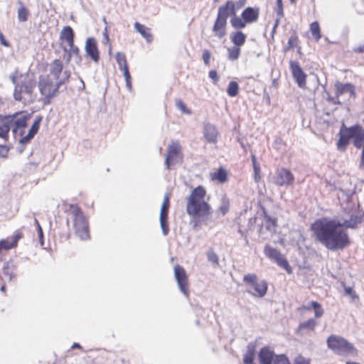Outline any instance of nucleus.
<instances>
[{"mask_svg":"<svg viewBox=\"0 0 364 364\" xmlns=\"http://www.w3.org/2000/svg\"><path fill=\"white\" fill-rule=\"evenodd\" d=\"M311 230L315 240L331 251L344 250L350 244L347 231L335 219H318L312 223Z\"/></svg>","mask_w":364,"mask_h":364,"instance_id":"obj_1","label":"nucleus"},{"mask_svg":"<svg viewBox=\"0 0 364 364\" xmlns=\"http://www.w3.org/2000/svg\"><path fill=\"white\" fill-rule=\"evenodd\" d=\"M206 191L199 186L195 188L187 199L186 212L193 217L194 226H196L201 218H207L210 214L211 208L205 201Z\"/></svg>","mask_w":364,"mask_h":364,"instance_id":"obj_2","label":"nucleus"},{"mask_svg":"<svg viewBox=\"0 0 364 364\" xmlns=\"http://www.w3.org/2000/svg\"><path fill=\"white\" fill-rule=\"evenodd\" d=\"M70 77V71L65 70L63 73L62 80L55 83L49 75L41 76L38 81V89L40 93L44 97L45 105L50 103L51 99L58 93L60 87L68 82Z\"/></svg>","mask_w":364,"mask_h":364,"instance_id":"obj_3","label":"nucleus"},{"mask_svg":"<svg viewBox=\"0 0 364 364\" xmlns=\"http://www.w3.org/2000/svg\"><path fill=\"white\" fill-rule=\"evenodd\" d=\"M68 212L73 221V228L76 235L82 240L89 239L88 221L81 209L76 205H70Z\"/></svg>","mask_w":364,"mask_h":364,"instance_id":"obj_4","label":"nucleus"},{"mask_svg":"<svg viewBox=\"0 0 364 364\" xmlns=\"http://www.w3.org/2000/svg\"><path fill=\"white\" fill-rule=\"evenodd\" d=\"M326 343L328 348L338 355L346 356L357 353V350L353 345L346 338L339 336H330L327 338Z\"/></svg>","mask_w":364,"mask_h":364,"instance_id":"obj_5","label":"nucleus"},{"mask_svg":"<svg viewBox=\"0 0 364 364\" xmlns=\"http://www.w3.org/2000/svg\"><path fill=\"white\" fill-rule=\"evenodd\" d=\"M36 87V82L34 79L26 77L21 81L19 85H16L14 90V97L16 101L23 102H32L35 100L33 91Z\"/></svg>","mask_w":364,"mask_h":364,"instance_id":"obj_6","label":"nucleus"},{"mask_svg":"<svg viewBox=\"0 0 364 364\" xmlns=\"http://www.w3.org/2000/svg\"><path fill=\"white\" fill-rule=\"evenodd\" d=\"M243 281L250 286L247 289L248 294L258 297H263L267 294V283L264 280L258 281L256 274H246Z\"/></svg>","mask_w":364,"mask_h":364,"instance_id":"obj_7","label":"nucleus"},{"mask_svg":"<svg viewBox=\"0 0 364 364\" xmlns=\"http://www.w3.org/2000/svg\"><path fill=\"white\" fill-rule=\"evenodd\" d=\"M182 161L183 154L181 152V146L178 142L172 141L168 146L167 154L165 159L166 169L169 170L171 164H181Z\"/></svg>","mask_w":364,"mask_h":364,"instance_id":"obj_8","label":"nucleus"},{"mask_svg":"<svg viewBox=\"0 0 364 364\" xmlns=\"http://www.w3.org/2000/svg\"><path fill=\"white\" fill-rule=\"evenodd\" d=\"M4 117L14 134L19 133L20 135H22L23 134V129L27 124L28 117L26 115L21 113L12 116H5Z\"/></svg>","mask_w":364,"mask_h":364,"instance_id":"obj_9","label":"nucleus"},{"mask_svg":"<svg viewBox=\"0 0 364 364\" xmlns=\"http://www.w3.org/2000/svg\"><path fill=\"white\" fill-rule=\"evenodd\" d=\"M264 252L267 257L276 262L279 267L286 269L289 273L291 272V269L288 261L279 250L269 245H266Z\"/></svg>","mask_w":364,"mask_h":364,"instance_id":"obj_10","label":"nucleus"},{"mask_svg":"<svg viewBox=\"0 0 364 364\" xmlns=\"http://www.w3.org/2000/svg\"><path fill=\"white\" fill-rule=\"evenodd\" d=\"M174 276L180 291L188 298L189 296L188 279L183 267L176 265L174 267Z\"/></svg>","mask_w":364,"mask_h":364,"instance_id":"obj_11","label":"nucleus"},{"mask_svg":"<svg viewBox=\"0 0 364 364\" xmlns=\"http://www.w3.org/2000/svg\"><path fill=\"white\" fill-rule=\"evenodd\" d=\"M169 206V194L166 193L161 208L159 217L160 226L162 230V233L164 236H166L169 232V226L168 223V214Z\"/></svg>","mask_w":364,"mask_h":364,"instance_id":"obj_12","label":"nucleus"},{"mask_svg":"<svg viewBox=\"0 0 364 364\" xmlns=\"http://www.w3.org/2000/svg\"><path fill=\"white\" fill-rule=\"evenodd\" d=\"M363 217L364 213L362 210L358 208L352 209L350 212L349 218L341 221V226L343 229H355L358 227V225L362 223Z\"/></svg>","mask_w":364,"mask_h":364,"instance_id":"obj_13","label":"nucleus"},{"mask_svg":"<svg viewBox=\"0 0 364 364\" xmlns=\"http://www.w3.org/2000/svg\"><path fill=\"white\" fill-rule=\"evenodd\" d=\"M294 176L292 173L284 168L277 169L274 183L279 186H288L293 184Z\"/></svg>","mask_w":364,"mask_h":364,"instance_id":"obj_14","label":"nucleus"},{"mask_svg":"<svg viewBox=\"0 0 364 364\" xmlns=\"http://www.w3.org/2000/svg\"><path fill=\"white\" fill-rule=\"evenodd\" d=\"M290 68L292 76L296 82L298 86L304 88L306 85V75L301 69L298 61H290Z\"/></svg>","mask_w":364,"mask_h":364,"instance_id":"obj_15","label":"nucleus"},{"mask_svg":"<svg viewBox=\"0 0 364 364\" xmlns=\"http://www.w3.org/2000/svg\"><path fill=\"white\" fill-rule=\"evenodd\" d=\"M349 130L355 147L357 149L361 148L364 145V128L359 124H355L350 127Z\"/></svg>","mask_w":364,"mask_h":364,"instance_id":"obj_16","label":"nucleus"},{"mask_svg":"<svg viewBox=\"0 0 364 364\" xmlns=\"http://www.w3.org/2000/svg\"><path fill=\"white\" fill-rule=\"evenodd\" d=\"M85 50L87 55L95 62L98 63L100 54L97 48V41L93 37H89L85 42Z\"/></svg>","mask_w":364,"mask_h":364,"instance_id":"obj_17","label":"nucleus"},{"mask_svg":"<svg viewBox=\"0 0 364 364\" xmlns=\"http://www.w3.org/2000/svg\"><path fill=\"white\" fill-rule=\"evenodd\" d=\"M276 355L272 347H262L258 353L259 364H274Z\"/></svg>","mask_w":364,"mask_h":364,"instance_id":"obj_18","label":"nucleus"},{"mask_svg":"<svg viewBox=\"0 0 364 364\" xmlns=\"http://www.w3.org/2000/svg\"><path fill=\"white\" fill-rule=\"evenodd\" d=\"M336 95L341 96L345 94L348 95L349 97H355V87L351 83H342L339 81L335 83Z\"/></svg>","mask_w":364,"mask_h":364,"instance_id":"obj_19","label":"nucleus"},{"mask_svg":"<svg viewBox=\"0 0 364 364\" xmlns=\"http://www.w3.org/2000/svg\"><path fill=\"white\" fill-rule=\"evenodd\" d=\"M350 134L349 127H346L344 124L341 127L339 132V139L337 142V148L338 150L344 151L349 144V140L351 139Z\"/></svg>","mask_w":364,"mask_h":364,"instance_id":"obj_20","label":"nucleus"},{"mask_svg":"<svg viewBox=\"0 0 364 364\" xmlns=\"http://www.w3.org/2000/svg\"><path fill=\"white\" fill-rule=\"evenodd\" d=\"M236 6L233 1H228L225 4L218 8V15L228 20L229 16L231 18L236 14Z\"/></svg>","mask_w":364,"mask_h":364,"instance_id":"obj_21","label":"nucleus"},{"mask_svg":"<svg viewBox=\"0 0 364 364\" xmlns=\"http://www.w3.org/2000/svg\"><path fill=\"white\" fill-rule=\"evenodd\" d=\"M65 70H63V63L58 60H54L51 62L50 65V75L53 77L55 80V82H58L62 80L63 73Z\"/></svg>","mask_w":364,"mask_h":364,"instance_id":"obj_22","label":"nucleus"},{"mask_svg":"<svg viewBox=\"0 0 364 364\" xmlns=\"http://www.w3.org/2000/svg\"><path fill=\"white\" fill-rule=\"evenodd\" d=\"M227 20L217 15L216 20L213 27V32L215 36L219 38H223L226 35Z\"/></svg>","mask_w":364,"mask_h":364,"instance_id":"obj_23","label":"nucleus"},{"mask_svg":"<svg viewBox=\"0 0 364 364\" xmlns=\"http://www.w3.org/2000/svg\"><path fill=\"white\" fill-rule=\"evenodd\" d=\"M203 134L204 137L208 142L216 143L218 132L213 124L210 123L204 124Z\"/></svg>","mask_w":364,"mask_h":364,"instance_id":"obj_24","label":"nucleus"},{"mask_svg":"<svg viewBox=\"0 0 364 364\" xmlns=\"http://www.w3.org/2000/svg\"><path fill=\"white\" fill-rule=\"evenodd\" d=\"M241 16L247 23L255 22L259 17V9L247 7L242 11Z\"/></svg>","mask_w":364,"mask_h":364,"instance_id":"obj_25","label":"nucleus"},{"mask_svg":"<svg viewBox=\"0 0 364 364\" xmlns=\"http://www.w3.org/2000/svg\"><path fill=\"white\" fill-rule=\"evenodd\" d=\"M257 348L256 342H250L247 346V350L243 356V364H255L254 358Z\"/></svg>","mask_w":364,"mask_h":364,"instance_id":"obj_26","label":"nucleus"},{"mask_svg":"<svg viewBox=\"0 0 364 364\" xmlns=\"http://www.w3.org/2000/svg\"><path fill=\"white\" fill-rule=\"evenodd\" d=\"M41 121V118L38 117L35 119L34 122L33 123L31 129H29L28 133L23 137H22L19 142L21 144H26L28 143L33 136L35 134L38 132L39 129L40 122Z\"/></svg>","mask_w":364,"mask_h":364,"instance_id":"obj_27","label":"nucleus"},{"mask_svg":"<svg viewBox=\"0 0 364 364\" xmlns=\"http://www.w3.org/2000/svg\"><path fill=\"white\" fill-rule=\"evenodd\" d=\"M135 30L141 34V36L144 38L147 43H150L153 41V36L149 31V28L145 26L144 25L136 22L134 24Z\"/></svg>","mask_w":364,"mask_h":364,"instance_id":"obj_28","label":"nucleus"},{"mask_svg":"<svg viewBox=\"0 0 364 364\" xmlns=\"http://www.w3.org/2000/svg\"><path fill=\"white\" fill-rule=\"evenodd\" d=\"M60 38L65 40L68 46H73L74 42V32L73 28L68 26H65L60 33Z\"/></svg>","mask_w":364,"mask_h":364,"instance_id":"obj_29","label":"nucleus"},{"mask_svg":"<svg viewBox=\"0 0 364 364\" xmlns=\"http://www.w3.org/2000/svg\"><path fill=\"white\" fill-rule=\"evenodd\" d=\"M210 177L213 181H218V182L223 183L228 180V173L225 168L220 167L216 172L211 173Z\"/></svg>","mask_w":364,"mask_h":364,"instance_id":"obj_30","label":"nucleus"},{"mask_svg":"<svg viewBox=\"0 0 364 364\" xmlns=\"http://www.w3.org/2000/svg\"><path fill=\"white\" fill-rule=\"evenodd\" d=\"M15 266L12 262H5L3 267V274L4 277L11 281L14 277V271Z\"/></svg>","mask_w":364,"mask_h":364,"instance_id":"obj_31","label":"nucleus"},{"mask_svg":"<svg viewBox=\"0 0 364 364\" xmlns=\"http://www.w3.org/2000/svg\"><path fill=\"white\" fill-rule=\"evenodd\" d=\"M17 245V240L12 239V240H0V257L2 255V251H6L9 250L14 247H16Z\"/></svg>","mask_w":364,"mask_h":364,"instance_id":"obj_32","label":"nucleus"},{"mask_svg":"<svg viewBox=\"0 0 364 364\" xmlns=\"http://www.w3.org/2000/svg\"><path fill=\"white\" fill-rule=\"evenodd\" d=\"M229 208L230 199L226 195H223L220 200L218 211L222 214V215H225L229 211Z\"/></svg>","mask_w":364,"mask_h":364,"instance_id":"obj_33","label":"nucleus"},{"mask_svg":"<svg viewBox=\"0 0 364 364\" xmlns=\"http://www.w3.org/2000/svg\"><path fill=\"white\" fill-rule=\"evenodd\" d=\"M116 61L119 65V70L123 72V74L125 73L126 70H129L124 53L118 52L116 55Z\"/></svg>","mask_w":364,"mask_h":364,"instance_id":"obj_34","label":"nucleus"},{"mask_svg":"<svg viewBox=\"0 0 364 364\" xmlns=\"http://www.w3.org/2000/svg\"><path fill=\"white\" fill-rule=\"evenodd\" d=\"M245 36L242 31H237L235 33H234L231 40L235 46L239 47L245 43Z\"/></svg>","mask_w":364,"mask_h":364,"instance_id":"obj_35","label":"nucleus"},{"mask_svg":"<svg viewBox=\"0 0 364 364\" xmlns=\"http://www.w3.org/2000/svg\"><path fill=\"white\" fill-rule=\"evenodd\" d=\"M28 10L20 2V7L18 9V19L20 22H25L28 20Z\"/></svg>","mask_w":364,"mask_h":364,"instance_id":"obj_36","label":"nucleus"},{"mask_svg":"<svg viewBox=\"0 0 364 364\" xmlns=\"http://www.w3.org/2000/svg\"><path fill=\"white\" fill-rule=\"evenodd\" d=\"M230 23L233 28L240 29L245 28L247 23L245 22L242 18L237 16L235 14V16L231 18Z\"/></svg>","mask_w":364,"mask_h":364,"instance_id":"obj_37","label":"nucleus"},{"mask_svg":"<svg viewBox=\"0 0 364 364\" xmlns=\"http://www.w3.org/2000/svg\"><path fill=\"white\" fill-rule=\"evenodd\" d=\"M10 129V127L4 118L2 124L0 125V138L6 141L9 138V132Z\"/></svg>","mask_w":364,"mask_h":364,"instance_id":"obj_38","label":"nucleus"},{"mask_svg":"<svg viewBox=\"0 0 364 364\" xmlns=\"http://www.w3.org/2000/svg\"><path fill=\"white\" fill-rule=\"evenodd\" d=\"M310 30L312 36L314 37L316 41H319L321 38L319 24L317 21H314L310 25Z\"/></svg>","mask_w":364,"mask_h":364,"instance_id":"obj_39","label":"nucleus"},{"mask_svg":"<svg viewBox=\"0 0 364 364\" xmlns=\"http://www.w3.org/2000/svg\"><path fill=\"white\" fill-rule=\"evenodd\" d=\"M228 58H229V60H230L232 61L237 60L240 56V49L237 46H233L231 48H228Z\"/></svg>","mask_w":364,"mask_h":364,"instance_id":"obj_40","label":"nucleus"},{"mask_svg":"<svg viewBox=\"0 0 364 364\" xmlns=\"http://www.w3.org/2000/svg\"><path fill=\"white\" fill-rule=\"evenodd\" d=\"M239 86L238 84L235 81H231L227 90V92L229 96L235 97L238 94Z\"/></svg>","mask_w":364,"mask_h":364,"instance_id":"obj_41","label":"nucleus"},{"mask_svg":"<svg viewBox=\"0 0 364 364\" xmlns=\"http://www.w3.org/2000/svg\"><path fill=\"white\" fill-rule=\"evenodd\" d=\"M310 304L312 307V309L314 310V314L316 318L321 317L323 314V309L321 307V304L314 301H311L310 302Z\"/></svg>","mask_w":364,"mask_h":364,"instance_id":"obj_42","label":"nucleus"},{"mask_svg":"<svg viewBox=\"0 0 364 364\" xmlns=\"http://www.w3.org/2000/svg\"><path fill=\"white\" fill-rule=\"evenodd\" d=\"M316 324V321L314 318H309V320L300 323L299 328L300 329L309 328L310 330H314Z\"/></svg>","mask_w":364,"mask_h":364,"instance_id":"obj_43","label":"nucleus"},{"mask_svg":"<svg viewBox=\"0 0 364 364\" xmlns=\"http://www.w3.org/2000/svg\"><path fill=\"white\" fill-rule=\"evenodd\" d=\"M274 364H291V363L285 354H279L276 355Z\"/></svg>","mask_w":364,"mask_h":364,"instance_id":"obj_44","label":"nucleus"},{"mask_svg":"<svg viewBox=\"0 0 364 364\" xmlns=\"http://www.w3.org/2000/svg\"><path fill=\"white\" fill-rule=\"evenodd\" d=\"M311 359L299 354L293 360V364H311Z\"/></svg>","mask_w":364,"mask_h":364,"instance_id":"obj_45","label":"nucleus"},{"mask_svg":"<svg viewBox=\"0 0 364 364\" xmlns=\"http://www.w3.org/2000/svg\"><path fill=\"white\" fill-rule=\"evenodd\" d=\"M70 48L69 50H67V48H65V52H68L67 62L68 63L70 60V58L72 55H78L79 54V49L77 46L74 45V42L73 43V46H69Z\"/></svg>","mask_w":364,"mask_h":364,"instance_id":"obj_46","label":"nucleus"},{"mask_svg":"<svg viewBox=\"0 0 364 364\" xmlns=\"http://www.w3.org/2000/svg\"><path fill=\"white\" fill-rule=\"evenodd\" d=\"M207 257L209 262L213 264H218V257L213 250H209L207 253Z\"/></svg>","mask_w":364,"mask_h":364,"instance_id":"obj_47","label":"nucleus"},{"mask_svg":"<svg viewBox=\"0 0 364 364\" xmlns=\"http://www.w3.org/2000/svg\"><path fill=\"white\" fill-rule=\"evenodd\" d=\"M264 226L267 230L273 232L274 231L275 221L269 216L266 217Z\"/></svg>","mask_w":364,"mask_h":364,"instance_id":"obj_48","label":"nucleus"},{"mask_svg":"<svg viewBox=\"0 0 364 364\" xmlns=\"http://www.w3.org/2000/svg\"><path fill=\"white\" fill-rule=\"evenodd\" d=\"M345 294L350 296L353 301L358 299V296L350 287H344Z\"/></svg>","mask_w":364,"mask_h":364,"instance_id":"obj_49","label":"nucleus"},{"mask_svg":"<svg viewBox=\"0 0 364 364\" xmlns=\"http://www.w3.org/2000/svg\"><path fill=\"white\" fill-rule=\"evenodd\" d=\"M176 107L183 113H186L190 114L191 113V110L188 109L186 105L183 103V102L181 100H176Z\"/></svg>","mask_w":364,"mask_h":364,"instance_id":"obj_50","label":"nucleus"},{"mask_svg":"<svg viewBox=\"0 0 364 364\" xmlns=\"http://www.w3.org/2000/svg\"><path fill=\"white\" fill-rule=\"evenodd\" d=\"M275 11L279 18L284 16L282 0H277Z\"/></svg>","mask_w":364,"mask_h":364,"instance_id":"obj_51","label":"nucleus"},{"mask_svg":"<svg viewBox=\"0 0 364 364\" xmlns=\"http://www.w3.org/2000/svg\"><path fill=\"white\" fill-rule=\"evenodd\" d=\"M210 57H211V55H210V53L209 50H204L203 51L202 58H203L205 65L207 66H209V65H210Z\"/></svg>","mask_w":364,"mask_h":364,"instance_id":"obj_52","label":"nucleus"},{"mask_svg":"<svg viewBox=\"0 0 364 364\" xmlns=\"http://www.w3.org/2000/svg\"><path fill=\"white\" fill-rule=\"evenodd\" d=\"M124 76L126 81V86L127 89L131 91L132 90V82H131V75L129 70H125V73H124Z\"/></svg>","mask_w":364,"mask_h":364,"instance_id":"obj_53","label":"nucleus"},{"mask_svg":"<svg viewBox=\"0 0 364 364\" xmlns=\"http://www.w3.org/2000/svg\"><path fill=\"white\" fill-rule=\"evenodd\" d=\"M18 77H22V75L19 74L17 71L13 73L10 75V79L12 83L14 85V87L16 85H19L20 83H18L17 79Z\"/></svg>","mask_w":364,"mask_h":364,"instance_id":"obj_54","label":"nucleus"},{"mask_svg":"<svg viewBox=\"0 0 364 364\" xmlns=\"http://www.w3.org/2000/svg\"><path fill=\"white\" fill-rule=\"evenodd\" d=\"M251 159H252L255 173L257 174V173H259V171H260L259 165L257 163L256 157L254 154H252Z\"/></svg>","mask_w":364,"mask_h":364,"instance_id":"obj_55","label":"nucleus"},{"mask_svg":"<svg viewBox=\"0 0 364 364\" xmlns=\"http://www.w3.org/2000/svg\"><path fill=\"white\" fill-rule=\"evenodd\" d=\"M209 77L213 80L214 84H216L219 80L216 70H212L208 73Z\"/></svg>","mask_w":364,"mask_h":364,"instance_id":"obj_56","label":"nucleus"},{"mask_svg":"<svg viewBox=\"0 0 364 364\" xmlns=\"http://www.w3.org/2000/svg\"><path fill=\"white\" fill-rule=\"evenodd\" d=\"M9 151V148L6 145L0 144V156L3 158H6L8 155V152Z\"/></svg>","mask_w":364,"mask_h":364,"instance_id":"obj_57","label":"nucleus"},{"mask_svg":"<svg viewBox=\"0 0 364 364\" xmlns=\"http://www.w3.org/2000/svg\"><path fill=\"white\" fill-rule=\"evenodd\" d=\"M0 43L1 45H3L5 47H10V46H11L10 43H9V41H7L5 39V38L1 31H0Z\"/></svg>","mask_w":364,"mask_h":364,"instance_id":"obj_58","label":"nucleus"},{"mask_svg":"<svg viewBox=\"0 0 364 364\" xmlns=\"http://www.w3.org/2000/svg\"><path fill=\"white\" fill-rule=\"evenodd\" d=\"M37 232H38V237H39L40 242H41V245H43V230H42L41 225H38V228H37Z\"/></svg>","mask_w":364,"mask_h":364,"instance_id":"obj_59","label":"nucleus"},{"mask_svg":"<svg viewBox=\"0 0 364 364\" xmlns=\"http://www.w3.org/2000/svg\"><path fill=\"white\" fill-rule=\"evenodd\" d=\"M355 53H362L364 52V44L363 46H358L353 49Z\"/></svg>","mask_w":364,"mask_h":364,"instance_id":"obj_60","label":"nucleus"},{"mask_svg":"<svg viewBox=\"0 0 364 364\" xmlns=\"http://www.w3.org/2000/svg\"><path fill=\"white\" fill-rule=\"evenodd\" d=\"M338 97L339 96H337L334 98H330L329 100L332 101L334 104L336 105H340L341 102L339 101L338 100Z\"/></svg>","mask_w":364,"mask_h":364,"instance_id":"obj_61","label":"nucleus"},{"mask_svg":"<svg viewBox=\"0 0 364 364\" xmlns=\"http://www.w3.org/2000/svg\"><path fill=\"white\" fill-rule=\"evenodd\" d=\"M296 39V38L291 36V38H289V41H288V44H289V47H292L294 45H293V42Z\"/></svg>","mask_w":364,"mask_h":364,"instance_id":"obj_62","label":"nucleus"},{"mask_svg":"<svg viewBox=\"0 0 364 364\" xmlns=\"http://www.w3.org/2000/svg\"><path fill=\"white\" fill-rule=\"evenodd\" d=\"M279 19H280L279 17L276 19L275 24H274V28H273V31H274L276 29V28L278 26L279 23Z\"/></svg>","mask_w":364,"mask_h":364,"instance_id":"obj_63","label":"nucleus"},{"mask_svg":"<svg viewBox=\"0 0 364 364\" xmlns=\"http://www.w3.org/2000/svg\"><path fill=\"white\" fill-rule=\"evenodd\" d=\"M81 348V346L79 343H74L73 345L72 346V348Z\"/></svg>","mask_w":364,"mask_h":364,"instance_id":"obj_64","label":"nucleus"}]
</instances>
